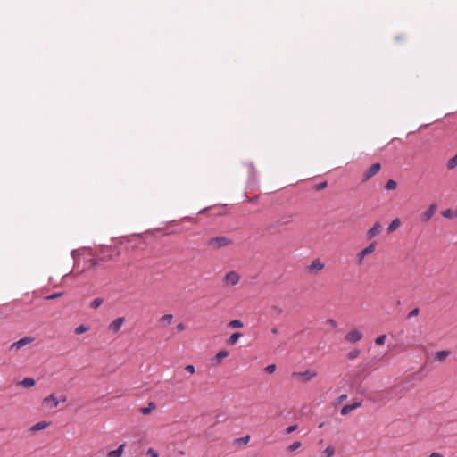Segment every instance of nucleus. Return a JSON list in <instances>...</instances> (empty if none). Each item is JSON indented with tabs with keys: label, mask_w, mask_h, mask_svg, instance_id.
<instances>
[{
	"label": "nucleus",
	"mask_w": 457,
	"mask_h": 457,
	"mask_svg": "<svg viewBox=\"0 0 457 457\" xmlns=\"http://www.w3.org/2000/svg\"><path fill=\"white\" fill-rule=\"evenodd\" d=\"M323 427V423L320 424L319 428H322Z\"/></svg>",
	"instance_id": "obj_51"
},
{
	"label": "nucleus",
	"mask_w": 457,
	"mask_h": 457,
	"mask_svg": "<svg viewBox=\"0 0 457 457\" xmlns=\"http://www.w3.org/2000/svg\"><path fill=\"white\" fill-rule=\"evenodd\" d=\"M335 453V449L333 446L328 445L325 450H323L322 454L324 457H331Z\"/></svg>",
	"instance_id": "obj_28"
},
{
	"label": "nucleus",
	"mask_w": 457,
	"mask_h": 457,
	"mask_svg": "<svg viewBox=\"0 0 457 457\" xmlns=\"http://www.w3.org/2000/svg\"><path fill=\"white\" fill-rule=\"evenodd\" d=\"M317 376V372L313 370H306L305 371H295L291 377L301 383H307Z\"/></svg>",
	"instance_id": "obj_2"
},
{
	"label": "nucleus",
	"mask_w": 457,
	"mask_h": 457,
	"mask_svg": "<svg viewBox=\"0 0 457 457\" xmlns=\"http://www.w3.org/2000/svg\"><path fill=\"white\" fill-rule=\"evenodd\" d=\"M48 426H49V422H47V421H40V422H37L35 425L31 426L29 428V431L37 432V431L45 429Z\"/></svg>",
	"instance_id": "obj_17"
},
{
	"label": "nucleus",
	"mask_w": 457,
	"mask_h": 457,
	"mask_svg": "<svg viewBox=\"0 0 457 457\" xmlns=\"http://www.w3.org/2000/svg\"><path fill=\"white\" fill-rule=\"evenodd\" d=\"M386 336V335H380L375 339V344L378 345H382L385 344Z\"/></svg>",
	"instance_id": "obj_34"
},
{
	"label": "nucleus",
	"mask_w": 457,
	"mask_h": 457,
	"mask_svg": "<svg viewBox=\"0 0 457 457\" xmlns=\"http://www.w3.org/2000/svg\"><path fill=\"white\" fill-rule=\"evenodd\" d=\"M381 169V166L378 162L372 164L367 170H365L361 177L362 182H367L373 176H375Z\"/></svg>",
	"instance_id": "obj_3"
},
{
	"label": "nucleus",
	"mask_w": 457,
	"mask_h": 457,
	"mask_svg": "<svg viewBox=\"0 0 457 457\" xmlns=\"http://www.w3.org/2000/svg\"><path fill=\"white\" fill-rule=\"evenodd\" d=\"M228 326L233 328H240L243 327V322L239 320H233L228 322Z\"/></svg>",
	"instance_id": "obj_25"
},
{
	"label": "nucleus",
	"mask_w": 457,
	"mask_h": 457,
	"mask_svg": "<svg viewBox=\"0 0 457 457\" xmlns=\"http://www.w3.org/2000/svg\"><path fill=\"white\" fill-rule=\"evenodd\" d=\"M347 399V395L344 394V395H341L340 396H338L337 398V403H343L345 400Z\"/></svg>",
	"instance_id": "obj_45"
},
{
	"label": "nucleus",
	"mask_w": 457,
	"mask_h": 457,
	"mask_svg": "<svg viewBox=\"0 0 457 457\" xmlns=\"http://www.w3.org/2000/svg\"><path fill=\"white\" fill-rule=\"evenodd\" d=\"M376 250V244L375 243H371L367 247H365L364 249H362L360 253H357L356 255V260L358 262L359 264L361 263V262L363 261V259L369 255V254H371L372 253H374Z\"/></svg>",
	"instance_id": "obj_5"
},
{
	"label": "nucleus",
	"mask_w": 457,
	"mask_h": 457,
	"mask_svg": "<svg viewBox=\"0 0 457 457\" xmlns=\"http://www.w3.org/2000/svg\"><path fill=\"white\" fill-rule=\"evenodd\" d=\"M172 320H173V315L172 314H165L163 316H162L159 320V323L163 326V327H166V326H169L171 324L172 322Z\"/></svg>",
	"instance_id": "obj_18"
},
{
	"label": "nucleus",
	"mask_w": 457,
	"mask_h": 457,
	"mask_svg": "<svg viewBox=\"0 0 457 457\" xmlns=\"http://www.w3.org/2000/svg\"><path fill=\"white\" fill-rule=\"evenodd\" d=\"M103 302H104V300L100 297L95 298L90 303V307L93 309H97L98 307H100L102 305Z\"/></svg>",
	"instance_id": "obj_26"
},
{
	"label": "nucleus",
	"mask_w": 457,
	"mask_h": 457,
	"mask_svg": "<svg viewBox=\"0 0 457 457\" xmlns=\"http://www.w3.org/2000/svg\"><path fill=\"white\" fill-rule=\"evenodd\" d=\"M239 280L240 276L236 271H229L226 273V275L223 278L224 283L228 286H235L239 282Z\"/></svg>",
	"instance_id": "obj_6"
},
{
	"label": "nucleus",
	"mask_w": 457,
	"mask_h": 457,
	"mask_svg": "<svg viewBox=\"0 0 457 457\" xmlns=\"http://www.w3.org/2000/svg\"><path fill=\"white\" fill-rule=\"evenodd\" d=\"M51 403L52 408H55L59 404V401L55 398L54 394H51L50 395H48L47 397H46L44 399V403Z\"/></svg>",
	"instance_id": "obj_19"
},
{
	"label": "nucleus",
	"mask_w": 457,
	"mask_h": 457,
	"mask_svg": "<svg viewBox=\"0 0 457 457\" xmlns=\"http://www.w3.org/2000/svg\"><path fill=\"white\" fill-rule=\"evenodd\" d=\"M394 396H396V394L394 392V389H391L390 391H386L385 393H382L380 395V397H379V401L383 403V404H386V403H388L390 400L393 399Z\"/></svg>",
	"instance_id": "obj_14"
},
{
	"label": "nucleus",
	"mask_w": 457,
	"mask_h": 457,
	"mask_svg": "<svg viewBox=\"0 0 457 457\" xmlns=\"http://www.w3.org/2000/svg\"><path fill=\"white\" fill-rule=\"evenodd\" d=\"M360 353H361L360 350L353 349V350H352L351 352L348 353L347 356H348V358L350 360H354V359H356L360 355Z\"/></svg>",
	"instance_id": "obj_30"
},
{
	"label": "nucleus",
	"mask_w": 457,
	"mask_h": 457,
	"mask_svg": "<svg viewBox=\"0 0 457 457\" xmlns=\"http://www.w3.org/2000/svg\"><path fill=\"white\" fill-rule=\"evenodd\" d=\"M250 440V436H245L244 437H241V438H237V442H240V443H244V444H246L248 443Z\"/></svg>",
	"instance_id": "obj_43"
},
{
	"label": "nucleus",
	"mask_w": 457,
	"mask_h": 457,
	"mask_svg": "<svg viewBox=\"0 0 457 457\" xmlns=\"http://www.w3.org/2000/svg\"><path fill=\"white\" fill-rule=\"evenodd\" d=\"M242 337V334L239 332L233 333L227 340L228 345H235L239 337Z\"/></svg>",
	"instance_id": "obj_23"
},
{
	"label": "nucleus",
	"mask_w": 457,
	"mask_h": 457,
	"mask_svg": "<svg viewBox=\"0 0 457 457\" xmlns=\"http://www.w3.org/2000/svg\"><path fill=\"white\" fill-rule=\"evenodd\" d=\"M362 337V333L358 329H352L345 336V339L349 343H356L361 340Z\"/></svg>",
	"instance_id": "obj_7"
},
{
	"label": "nucleus",
	"mask_w": 457,
	"mask_h": 457,
	"mask_svg": "<svg viewBox=\"0 0 457 457\" xmlns=\"http://www.w3.org/2000/svg\"><path fill=\"white\" fill-rule=\"evenodd\" d=\"M324 263L320 259L313 260L311 264L307 267L308 271L317 273L323 270Z\"/></svg>",
	"instance_id": "obj_8"
},
{
	"label": "nucleus",
	"mask_w": 457,
	"mask_h": 457,
	"mask_svg": "<svg viewBox=\"0 0 457 457\" xmlns=\"http://www.w3.org/2000/svg\"><path fill=\"white\" fill-rule=\"evenodd\" d=\"M428 457H444V456L440 453L434 452Z\"/></svg>",
	"instance_id": "obj_47"
},
{
	"label": "nucleus",
	"mask_w": 457,
	"mask_h": 457,
	"mask_svg": "<svg viewBox=\"0 0 457 457\" xmlns=\"http://www.w3.org/2000/svg\"><path fill=\"white\" fill-rule=\"evenodd\" d=\"M232 244V240L225 236H220L210 238L206 245L212 250H218L222 247L228 246Z\"/></svg>",
	"instance_id": "obj_1"
},
{
	"label": "nucleus",
	"mask_w": 457,
	"mask_h": 457,
	"mask_svg": "<svg viewBox=\"0 0 457 457\" xmlns=\"http://www.w3.org/2000/svg\"><path fill=\"white\" fill-rule=\"evenodd\" d=\"M156 409V404L154 402H149L146 407H141L139 409V412L142 415H148L152 411Z\"/></svg>",
	"instance_id": "obj_16"
},
{
	"label": "nucleus",
	"mask_w": 457,
	"mask_h": 457,
	"mask_svg": "<svg viewBox=\"0 0 457 457\" xmlns=\"http://www.w3.org/2000/svg\"><path fill=\"white\" fill-rule=\"evenodd\" d=\"M296 429H297V425H291L286 428L285 433L291 434L294 431H295Z\"/></svg>",
	"instance_id": "obj_40"
},
{
	"label": "nucleus",
	"mask_w": 457,
	"mask_h": 457,
	"mask_svg": "<svg viewBox=\"0 0 457 457\" xmlns=\"http://www.w3.org/2000/svg\"><path fill=\"white\" fill-rule=\"evenodd\" d=\"M381 232V225L379 222H376L372 228H370L367 231V237L369 239L373 238L374 237L378 236Z\"/></svg>",
	"instance_id": "obj_11"
},
{
	"label": "nucleus",
	"mask_w": 457,
	"mask_h": 457,
	"mask_svg": "<svg viewBox=\"0 0 457 457\" xmlns=\"http://www.w3.org/2000/svg\"><path fill=\"white\" fill-rule=\"evenodd\" d=\"M34 341V337H22L21 338L20 340L12 343L11 345H10V348L9 350L10 351H19L20 349H21L23 346L32 343Z\"/></svg>",
	"instance_id": "obj_4"
},
{
	"label": "nucleus",
	"mask_w": 457,
	"mask_h": 457,
	"mask_svg": "<svg viewBox=\"0 0 457 457\" xmlns=\"http://www.w3.org/2000/svg\"><path fill=\"white\" fill-rule=\"evenodd\" d=\"M185 370L189 374H194L195 371V367L191 364L187 365Z\"/></svg>",
	"instance_id": "obj_41"
},
{
	"label": "nucleus",
	"mask_w": 457,
	"mask_h": 457,
	"mask_svg": "<svg viewBox=\"0 0 457 457\" xmlns=\"http://www.w3.org/2000/svg\"><path fill=\"white\" fill-rule=\"evenodd\" d=\"M457 166V154L447 162V169L452 170Z\"/></svg>",
	"instance_id": "obj_29"
},
{
	"label": "nucleus",
	"mask_w": 457,
	"mask_h": 457,
	"mask_svg": "<svg viewBox=\"0 0 457 457\" xmlns=\"http://www.w3.org/2000/svg\"><path fill=\"white\" fill-rule=\"evenodd\" d=\"M62 295H63L62 292H58V293H54V294H52V295H49L46 296L45 299L46 300H54V299H56L58 297H61Z\"/></svg>",
	"instance_id": "obj_35"
},
{
	"label": "nucleus",
	"mask_w": 457,
	"mask_h": 457,
	"mask_svg": "<svg viewBox=\"0 0 457 457\" xmlns=\"http://www.w3.org/2000/svg\"><path fill=\"white\" fill-rule=\"evenodd\" d=\"M436 210V204H431L428 210H426L422 215H421V220L423 221H428L429 220L433 215L435 214V212Z\"/></svg>",
	"instance_id": "obj_12"
},
{
	"label": "nucleus",
	"mask_w": 457,
	"mask_h": 457,
	"mask_svg": "<svg viewBox=\"0 0 457 457\" xmlns=\"http://www.w3.org/2000/svg\"><path fill=\"white\" fill-rule=\"evenodd\" d=\"M264 370L269 373V374H271L273 372H275L276 370V365L275 364H270L268 366L265 367Z\"/></svg>",
	"instance_id": "obj_36"
},
{
	"label": "nucleus",
	"mask_w": 457,
	"mask_h": 457,
	"mask_svg": "<svg viewBox=\"0 0 457 457\" xmlns=\"http://www.w3.org/2000/svg\"><path fill=\"white\" fill-rule=\"evenodd\" d=\"M358 368H359V369H361V370H365V366H362V365H360Z\"/></svg>",
	"instance_id": "obj_50"
},
{
	"label": "nucleus",
	"mask_w": 457,
	"mask_h": 457,
	"mask_svg": "<svg viewBox=\"0 0 457 457\" xmlns=\"http://www.w3.org/2000/svg\"><path fill=\"white\" fill-rule=\"evenodd\" d=\"M401 224V221H400V219L398 218H395V220H392V222L389 224L388 228H387V231L389 233L395 231V229H397L399 228Z\"/></svg>",
	"instance_id": "obj_20"
},
{
	"label": "nucleus",
	"mask_w": 457,
	"mask_h": 457,
	"mask_svg": "<svg viewBox=\"0 0 457 457\" xmlns=\"http://www.w3.org/2000/svg\"><path fill=\"white\" fill-rule=\"evenodd\" d=\"M397 187V183L394 179H388L385 184V189L395 190Z\"/></svg>",
	"instance_id": "obj_24"
},
{
	"label": "nucleus",
	"mask_w": 457,
	"mask_h": 457,
	"mask_svg": "<svg viewBox=\"0 0 457 457\" xmlns=\"http://www.w3.org/2000/svg\"><path fill=\"white\" fill-rule=\"evenodd\" d=\"M361 406V402H355L352 404H346L342 407L340 413H341V415L345 416V415L349 414L351 411L356 410L357 408H359Z\"/></svg>",
	"instance_id": "obj_10"
},
{
	"label": "nucleus",
	"mask_w": 457,
	"mask_h": 457,
	"mask_svg": "<svg viewBox=\"0 0 457 457\" xmlns=\"http://www.w3.org/2000/svg\"><path fill=\"white\" fill-rule=\"evenodd\" d=\"M88 330H89V327L81 324V325H79V327H77L75 328L74 332H75L76 335H80V334H83V333H85V332H87Z\"/></svg>",
	"instance_id": "obj_27"
},
{
	"label": "nucleus",
	"mask_w": 457,
	"mask_h": 457,
	"mask_svg": "<svg viewBox=\"0 0 457 457\" xmlns=\"http://www.w3.org/2000/svg\"><path fill=\"white\" fill-rule=\"evenodd\" d=\"M124 321H125V318H123V317H119V318L115 319L114 320H112L110 323L109 329L113 333H117L120 329Z\"/></svg>",
	"instance_id": "obj_9"
},
{
	"label": "nucleus",
	"mask_w": 457,
	"mask_h": 457,
	"mask_svg": "<svg viewBox=\"0 0 457 457\" xmlns=\"http://www.w3.org/2000/svg\"><path fill=\"white\" fill-rule=\"evenodd\" d=\"M328 186V182L327 181H323V182H320L318 184H315L313 188L316 190V191H320L324 188H326Z\"/></svg>",
	"instance_id": "obj_32"
},
{
	"label": "nucleus",
	"mask_w": 457,
	"mask_h": 457,
	"mask_svg": "<svg viewBox=\"0 0 457 457\" xmlns=\"http://www.w3.org/2000/svg\"><path fill=\"white\" fill-rule=\"evenodd\" d=\"M65 401H66V397H65V396H62V397L61 398V400L59 401V403H60V402H62V403H63V402H65Z\"/></svg>",
	"instance_id": "obj_49"
},
{
	"label": "nucleus",
	"mask_w": 457,
	"mask_h": 457,
	"mask_svg": "<svg viewBox=\"0 0 457 457\" xmlns=\"http://www.w3.org/2000/svg\"><path fill=\"white\" fill-rule=\"evenodd\" d=\"M125 446V444H121L116 450L110 451L107 453V457H121L124 453Z\"/></svg>",
	"instance_id": "obj_15"
},
{
	"label": "nucleus",
	"mask_w": 457,
	"mask_h": 457,
	"mask_svg": "<svg viewBox=\"0 0 457 457\" xmlns=\"http://www.w3.org/2000/svg\"><path fill=\"white\" fill-rule=\"evenodd\" d=\"M331 328H336L337 327V322L334 319H328L326 321Z\"/></svg>",
	"instance_id": "obj_42"
},
{
	"label": "nucleus",
	"mask_w": 457,
	"mask_h": 457,
	"mask_svg": "<svg viewBox=\"0 0 457 457\" xmlns=\"http://www.w3.org/2000/svg\"><path fill=\"white\" fill-rule=\"evenodd\" d=\"M228 354L229 353L228 351L221 350L215 355L214 359L218 363H220L223 361V359L228 356Z\"/></svg>",
	"instance_id": "obj_21"
},
{
	"label": "nucleus",
	"mask_w": 457,
	"mask_h": 457,
	"mask_svg": "<svg viewBox=\"0 0 457 457\" xmlns=\"http://www.w3.org/2000/svg\"><path fill=\"white\" fill-rule=\"evenodd\" d=\"M146 454L149 456V457H159V454L158 453L153 449V448H149L146 452Z\"/></svg>",
	"instance_id": "obj_38"
},
{
	"label": "nucleus",
	"mask_w": 457,
	"mask_h": 457,
	"mask_svg": "<svg viewBox=\"0 0 457 457\" xmlns=\"http://www.w3.org/2000/svg\"><path fill=\"white\" fill-rule=\"evenodd\" d=\"M176 328H177L178 331H183L186 328V327H185V325L183 323H179L177 325Z\"/></svg>",
	"instance_id": "obj_46"
},
{
	"label": "nucleus",
	"mask_w": 457,
	"mask_h": 457,
	"mask_svg": "<svg viewBox=\"0 0 457 457\" xmlns=\"http://www.w3.org/2000/svg\"><path fill=\"white\" fill-rule=\"evenodd\" d=\"M442 215L445 217V218H452V211L450 209H447V210H445L443 212H442Z\"/></svg>",
	"instance_id": "obj_44"
},
{
	"label": "nucleus",
	"mask_w": 457,
	"mask_h": 457,
	"mask_svg": "<svg viewBox=\"0 0 457 457\" xmlns=\"http://www.w3.org/2000/svg\"><path fill=\"white\" fill-rule=\"evenodd\" d=\"M247 168L249 170V173H250V177L254 179H255V173H256V170H255V168L253 166V163H248L247 164Z\"/></svg>",
	"instance_id": "obj_33"
},
{
	"label": "nucleus",
	"mask_w": 457,
	"mask_h": 457,
	"mask_svg": "<svg viewBox=\"0 0 457 457\" xmlns=\"http://www.w3.org/2000/svg\"><path fill=\"white\" fill-rule=\"evenodd\" d=\"M302 445L301 442L299 441H295L294 442L293 444H291L288 447H287V450L289 452H294L295 450H297L298 448H300Z\"/></svg>",
	"instance_id": "obj_31"
},
{
	"label": "nucleus",
	"mask_w": 457,
	"mask_h": 457,
	"mask_svg": "<svg viewBox=\"0 0 457 457\" xmlns=\"http://www.w3.org/2000/svg\"><path fill=\"white\" fill-rule=\"evenodd\" d=\"M270 309L277 314V315H280L282 312H283V310L281 307L278 306V305H271L270 306Z\"/></svg>",
	"instance_id": "obj_37"
},
{
	"label": "nucleus",
	"mask_w": 457,
	"mask_h": 457,
	"mask_svg": "<svg viewBox=\"0 0 457 457\" xmlns=\"http://www.w3.org/2000/svg\"><path fill=\"white\" fill-rule=\"evenodd\" d=\"M450 354L451 352L448 350L438 351L435 353L434 360L438 362H444Z\"/></svg>",
	"instance_id": "obj_13"
},
{
	"label": "nucleus",
	"mask_w": 457,
	"mask_h": 457,
	"mask_svg": "<svg viewBox=\"0 0 457 457\" xmlns=\"http://www.w3.org/2000/svg\"><path fill=\"white\" fill-rule=\"evenodd\" d=\"M278 328H271V333H272L273 335H277V334H278Z\"/></svg>",
	"instance_id": "obj_48"
},
{
	"label": "nucleus",
	"mask_w": 457,
	"mask_h": 457,
	"mask_svg": "<svg viewBox=\"0 0 457 457\" xmlns=\"http://www.w3.org/2000/svg\"><path fill=\"white\" fill-rule=\"evenodd\" d=\"M420 313V309L419 308H414L413 310H411L409 314H408V318H412V317H416L418 316Z\"/></svg>",
	"instance_id": "obj_39"
},
{
	"label": "nucleus",
	"mask_w": 457,
	"mask_h": 457,
	"mask_svg": "<svg viewBox=\"0 0 457 457\" xmlns=\"http://www.w3.org/2000/svg\"><path fill=\"white\" fill-rule=\"evenodd\" d=\"M21 386L26 388H29L35 385V380L31 378H26L19 383Z\"/></svg>",
	"instance_id": "obj_22"
}]
</instances>
